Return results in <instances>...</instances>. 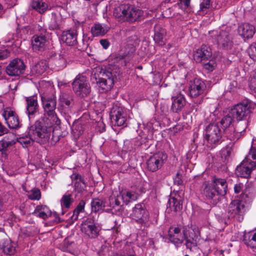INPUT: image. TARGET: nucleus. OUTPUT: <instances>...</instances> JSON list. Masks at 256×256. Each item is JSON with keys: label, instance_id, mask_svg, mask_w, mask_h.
<instances>
[{"label": "nucleus", "instance_id": "obj_43", "mask_svg": "<svg viewBox=\"0 0 256 256\" xmlns=\"http://www.w3.org/2000/svg\"><path fill=\"white\" fill-rule=\"evenodd\" d=\"M28 196L31 200H39L41 198L40 190L38 188L32 189L28 192Z\"/></svg>", "mask_w": 256, "mask_h": 256}, {"label": "nucleus", "instance_id": "obj_53", "mask_svg": "<svg viewBox=\"0 0 256 256\" xmlns=\"http://www.w3.org/2000/svg\"><path fill=\"white\" fill-rule=\"evenodd\" d=\"M72 100V97L67 96H64L61 98L62 102L67 106H70Z\"/></svg>", "mask_w": 256, "mask_h": 256}, {"label": "nucleus", "instance_id": "obj_8", "mask_svg": "<svg viewBox=\"0 0 256 256\" xmlns=\"http://www.w3.org/2000/svg\"><path fill=\"white\" fill-rule=\"evenodd\" d=\"M72 87L75 94L82 98L88 96L91 92V88L87 78L80 74L76 77L72 82Z\"/></svg>", "mask_w": 256, "mask_h": 256}, {"label": "nucleus", "instance_id": "obj_31", "mask_svg": "<svg viewBox=\"0 0 256 256\" xmlns=\"http://www.w3.org/2000/svg\"><path fill=\"white\" fill-rule=\"evenodd\" d=\"M32 214L36 216L46 219L52 215V212L49 208L46 206H38Z\"/></svg>", "mask_w": 256, "mask_h": 256}, {"label": "nucleus", "instance_id": "obj_7", "mask_svg": "<svg viewBox=\"0 0 256 256\" xmlns=\"http://www.w3.org/2000/svg\"><path fill=\"white\" fill-rule=\"evenodd\" d=\"M130 216L133 220L142 226L148 228L152 223L150 213L143 203H139L132 208Z\"/></svg>", "mask_w": 256, "mask_h": 256}, {"label": "nucleus", "instance_id": "obj_36", "mask_svg": "<svg viewBox=\"0 0 256 256\" xmlns=\"http://www.w3.org/2000/svg\"><path fill=\"white\" fill-rule=\"evenodd\" d=\"M84 126L80 122H74L72 126V132L75 139H78L84 132Z\"/></svg>", "mask_w": 256, "mask_h": 256}, {"label": "nucleus", "instance_id": "obj_47", "mask_svg": "<svg viewBox=\"0 0 256 256\" xmlns=\"http://www.w3.org/2000/svg\"><path fill=\"white\" fill-rule=\"evenodd\" d=\"M54 64L58 69L63 68L66 66V60L62 56H59L58 58L54 60Z\"/></svg>", "mask_w": 256, "mask_h": 256}, {"label": "nucleus", "instance_id": "obj_39", "mask_svg": "<svg viewBox=\"0 0 256 256\" xmlns=\"http://www.w3.org/2000/svg\"><path fill=\"white\" fill-rule=\"evenodd\" d=\"M168 206L174 212H176L180 210L182 208V204L180 200H178L175 197H170L168 202Z\"/></svg>", "mask_w": 256, "mask_h": 256}, {"label": "nucleus", "instance_id": "obj_11", "mask_svg": "<svg viewBox=\"0 0 256 256\" xmlns=\"http://www.w3.org/2000/svg\"><path fill=\"white\" fill-rule=\"evenodd\" d=\"M250 102L244 101L234 106L230 110V114L236 120L248 119L250 112Z\"/></svg>", "mask_w": 256, "mask_h": 256}, {"label": "nucleus", "instance_id": "obj_34", "mask_svg": "<svg viewBox=\"0 0 256 256\" xmlns=\"http://www.w3.org/2000/svg\"><path fill=\"white\" fill-rule=\"evenodd\" d=\"M122 199L126 204L136 200L138 194V193L133 191H122L121 193Z\"/></svg>", "mask_w": 256, "mask_h": 256}, {"label": "nucleus", "instance_id": "obj_27", "mask_svg": "<svg viewBox=\"0 0 256 256\" xmlns=\"http://www.w3.org/2000/svg\"><path fill=\"white\" fill-rule=\"evenodd\" d=\"M255 32L254 26L248 23H244L238 28L239 34L244 40L252 38Z\"/></svg>", "mask_w": 256, "mask_h": 256}, {"label": "nucleus", "instance_id": "obj_59", "mask_svg": "<svg viewBox=\"0 0 256 256\" xmlns=\"http://www.w3.org/2000/svg\"><path fill=\"white\" fill-rule=\"evenodd\" d=\"M242 184H236L234 187V190L235 193H236V194L240 193L242 190Z\"/></svg>", "mask_w": 256, "mask_h": 256}, {"label": "nucleus", "instance_id": "obj_52", "mask_svg": "<svg viewBox=\"0 0 256 256\" xmlns=\"http://www.w3.org/2000/svg\"><path fill=\"white\" fill-rule=\"evenodd\" d=\"M249 55L252 59L256 60V44L251 46L249 50Z\"/></svg>", "mask_w": 256, "mask_h": 256}, {"label": "nucleus", "instance_id": "obj_1", "mask_svg": "<svg viewBox=\"0 0 256 256\" xmlns=\"http://www.w3.org/2000/svg\"><path fill=\"white\" fill-rule=\"evenodd\" d=\"M51 134L50 128H46L44 124L36 121L30 126L28 130V136H22L17 139L23 148H28L32 145L34 142L44 143L50 138Z\"/></svg>", "mask_w": 256, "mask_h": 256}, {"label": "nucleus", "instance_id": "obj_42", "mask_svg": "<svg viewBox=\"0 0 256 256\" xmlns=\"http://www.w3.org/2000/svg\"><path fill=\"white\" fill-rule=\"evenodd\" d=\"M73 200L71 198V195L70 194H64L61 198L60 204L62 208H68L70 207L72 204L73 202Z\"/></svg>", "mask_w": 256, "mask_h": 256}, {"label": "nucleus", "instance_id": "obj_25", "mask_svg": "<svg viewBox=\"0 0 256 256\" xmlns=\"http://www.w3.org/2000/svg\"><path fill=\"white\" fill-rule=\"evenodd\" d=\"M77 31L76 29H71L64 31L62 34L61 40L67 45L72 46L77 43Z\"/></svg>", "mask_w": 256, "mask_h": 256}, {"label": "nucleus", "instance_id": "obj_51", "mask_svg": "<svg viewBox=\"0 0 256 256\" xmlns=\"http://www.w3.org/2000/svg\"><path fill=\"white\" fill-rule=\"evenodd\" d=\"M204 68L209 71H212L216 66V63L214 60H210L208 62L204 64Z\"/></svg>", "mask_w": 256, "mask_h": 256}, {"label": "nucleus", "instance_id": "obj_33", "mask_svg": "<svg viewBox=\"0 0 256 256\" xmlns=\"http://www.w3.org/2000/svg\"><path fill=\"white\" fill-rule=\"evenodd\" d=\"M47 68L46 61L40 60L31 68V72L34 75H41L46 71Z\"/></svg>", "mask_w": 256, "mask_h": 256}, {"label": "nucleus", "instance_id": "obj_49", "mask_svg": "<svg viewBox=\"0 0 256 256\" xmlns=\"http://www.w3.org/2000/svg\"><path fill=\"white\" fill-rule=\"evenodd\" d=\"M85 204V202L84 200H82L78 204L74 211V216L76 215L75 219L77 218L78 214L84 210Z\"/></svg>", "mask_w": 256, "mask_h": 256}, {"label": "nucleus", "instance_id": "obj_20", "mask_svg": "<svg viewBox=\"0 0 256 256\" xmlns=\"http://www.w3.org/2000/svg\"><path fill=\"white\" fill-rule=\"evenodd\" d=\"M26 113L29 118L34 117L38 112L39 106L38 102V98L36 96L26 97Z\"/></svg>", "mask_w": 256, "mask_h": 256}, {"label": "nucleus", "instance_id": "obj_40", "mask_svg": "<svg viewBox=\"0 0 256 256\" xmlns=\"http://www.w3.org/2000/svg\"><path fill=\"white\" fill-rule=\"evenodd\" d=\"M0 247L5 254L10 255L14 253L15 248L8 240H4L0 244Z\"/></svg>", "mask_w": 256, "mask_h": 256}, {"label": "nucleus", "instance_id": "obj_21", "mask_svg": "<svg viewBox=\"0 0 256 256\" xmlns=\"http://www.w3.org/2000/svg\"><path fill=\"white\" fill-rule=\"evenodd\" d=\"M81 230L91 238H94L98 235V228L96 226L94 220L90 218H87L82 222Z\"/></svg>", "mask_w": 256, "mask_h": 256}, {"label": "nucleus", "instance_id": "obj_41", "mask_svg": "<svg viewBox=\"0 0 256 256\" xmlns=\"http://www.w3.org/2000/svg\"><path fill=\"white\" fill-rule=\"evenodd\" d=\"M232 146H227L222 148L220 151V156L222 160L224 162H228L230 160L232 154Z\"/></svg>", "mask_w": 256, "mask_h": 256}, {"label": "nucleus", "instance_id": "obj_18", "mask_svg": "<svg viewBox=\"0 0 256 256\" xmlns=\"http://www.w3.org/2000/svg\"><path fill=\"white\" fill-rule=\"evenodd\" d=\"M46 30L42 28L40 34H34L31 39L32 46L34 51H42L44 50L46 42L45 34Z\"/></svg>", "mask_w": 256, "mask_h": 256}, {"label": "nucleus", "instance_id": "obj_10", "mask_svg": "<svg viewBox=\"0 0 256 256\" xmlns=\"http://www.w3.org/2000/svg\"><path fill=\"white\" fill-rule=\"evenodd\" d=\"M110 116L112 123L114 126H126L127 114L124 108L118 104H114L112 108Z\"/></svg>", "mask_w": 256, "mask_h": 256}, {"label": "nucleus", "instance_id": "obj_6", "mask_svg": "<svg viewBox=\"0 0 256 256\" xmlns=\"http://www.w3.org/2000/svg\"><path fill=\"white\" fill-rule=\"evenodd\" d=\"M256 166V150L252 148L248 155L237 166L236 174L238 176L248 178L252 170Z\"/></svg>", "mask_w": 256, "mask_h": 256}, {"label": "nucleus", "instance_id": "obj_5", "mask_svg": "<svg viewBox=\"0 0 256 256\" xmlns=\"http://www.w3.org/2000/svg\"><path fill=\"white\" fill-rule=\"evenodd\" d=\"M113 14L118 21L133 22L139 20L143 12L134 6L121 4L114 8Z\"/></svg>", "mask_w": 256, "mask_h": 256}, {"label": "nucleus", "instance_id": "obj_30", "mask_svg": "<svg viewBox=\"0 0 256 256\" xmlns=\"http://www.w3.org/2000/svg\"><path fill=\"white\" fill-rule=\"evenodd\" d=\"M243 241L248 246L256 248V231L244 232Z\"/></svg>", "mask_w": 256, "mask_h": 256}, {"label": "nucleus", "instance_id": "obj_4", "mask_svg": "<svg viewBox=\"0 0 256 256\" xmlns=\"http://www.w3.org/2000/svg\"><path fill=\"white\" fill-rule=\"evenodd\" d=\"M212 184H206L204 194L213 204L218 201L220 196H224L226 193L227 184L224 178L213 177Z\"/></svg>", "mask_w": 256, "mask_h": 256}, {"label": "nucleus", "instance_id": "obj_63", "mask_svg": "<svg viewBox=\"0 0 256 256\" xmlns=\"http://www.w3.org/2000/svg\"><path fill=\"white\" fill-rule=\"evenodd\" d=\"M56 221H57L58 222H60V218L58 216H56Z\"/></svg>", "mask_w": 256, "mask_h": 256}, {"label": "nucleus", "instance_id": "obj_60", "mask_svg": "<svg viewBox=\"0 0 256 256\" xmlns=\"http://www.w3.org/2000/svg\"><path fill=\"white\" fill-rule=\"evenodd\" d=\"M7 128L3 126L0 122V136L7 133Z\"/></svg>", "mask_w": 256, "mask_h": 256}, {"label": "nucleus", "instance_id": "obj_56", "mask_svg": "<svg viewBox=\"0 0 256 256\" xmlns=\"http://www.w3.org/2000/svg\"><path fill=\"white\" fill-rule=\"evenodd\" d=\"M10 52L6 50H0V60H3L9 56Z\"/></svg>", "mask_w": 256, "mask_h": 256}, {"label": "nucleus", "instance_id": "obj_9", "mask_svg": "<svg viewBox=\"0 0 256 256\" xmlns=\"http://www.w3.org/2000/svg\"><path fill=\"white\" fill-rule=\"evenodd\" d=\"M211 36L214 38L220 48L225 50H230L233 46L232 38L228 30H212L210 32Z\"/></svg>", "mask_w": 256, "mask_h": 256}, {"label": "nucleus", "instance_id": "obj_57", "mask_svg": "<svg viewBox=\"0 0 256 256\" xmlns=\"http://www.w3.org/2000/svg\"><path fill=\"white\" fill-rule=\"evenodd\" d=\"M100 42L105 49L107 48L109 46L110 43L107 40L102 39L100 40Z\"/></svg>", "mask_w": 256, "mask_h": 256}, {"label": "nucleus", "instance_id": "obj_48", "mask_svg": "<svg viewBox=\"0 0 256 256\" xmlns=\"http://www.w3.org/2000/svg\"><path fill=\"white\" fill-rule=\"evenodd\" d=\"M74 186L75 190L78 193H81L84 191L86 188V184L84 180L74 182Z\"/></svg>", "mask_w": 256, "mask_h": 256}, {"label": "nucleus", "instance_id": "obj_55", "mask_svg": "<svg viewBox=\"0 0 256 256\" xmlns=\"http://www.w3.org/2000/svg\"><path fill=\"white\" fill-rule=\"evenodd\" d=\"M72 182H78V181H80L84 180L81 176L78 174L74 173L70 176Z\"/></svg>", "mask_w": 256, "mask_h": 256}, {"label": "nucleus", "instance_id": "obj_26", "mask_svg": "<svg viewBox=\"0 0 256 256\" xmlns=\"http://www.w3.org/2000/svg\"><path fill=\"white\" fill-rule=\"evenodd\" d=\"M168 236L170 240L175 244H182L184 240V233L180 232V229L178 227H170Z\"/></svg>", "mask_w": 256, "mask_h": 256}, {"label": "nucleus", "instance_id": "obj_62", "mask_svg": "<svg viewBox=\"0 0 256 256\" xmlns=\"http://www.w3.org/2000/svg\"><path fill=\"white\" fill-rule=\"evenodd\" d=\"M0 232L2 233L3 235H4V229L0 228Z\"/></svg>", "mask_w": 256, "mask_h": 256}, {"label": "nucleus", "instance_id": "obj_38", "mask_svg": "<svg viewBox=\"0 0 256 256\" xmlns=\"http://www.w3.org/2000/svg\"><path fill=\"white\" fill-rule=\"evenodd\" d=\"M232 116L230 114V112L228 114L225 116L220 121V124L222 126L223 130L226 135V131L230 127H233L231 126V124L233 121Z\"/></svg>", "mask_w": 256, "mask_h": 256}, {"label": "nucleus", "instance_id": "obj_12", "mask_svg": "<svg viewBox=\"0 0 256 256\" xmlns=\"http://www.w3.org/2000/svg\"><path fill=\"white\" fill-rule=\"evenodd\" d=\"M248 119L236 120L234 127H230L226 131V136L232 141L237 140L248 126Z\"/></svg>", "mask_w": 256, "mask_h": 256}, {"label": "nucleus", "instance_id": "obj_15", "mask_svg": "<svg viewBox=\"0 0 256 256\" xmlns=\"http://www.w3.org/2000/svg\"><path fill=\"white\" fill-rule=\"evenodd\" d=\"M25 64L20 58H14L10 62L6 68V72L11 76H18L24 72Z\"/></svg>", "mask_w": 256, "mask_h": 256}, {"label": "nucleus", "instance_id": "obj_13", "mask_svg": "<svg viewBox=\"0 0 256 256\" xmlns=\"http://www.w3.org/2000/svg\"><path fill=\"white\" fill-rule=\"evenodd\" d=\"M244 204L240 200H232L228 206V213L229 218H234L238 222H241L244 218Z\"/></svg>", "mask_w": 256, "mask_h": 256}, {"label": "nucleus", "instance_id": "obj_24", "mask_svg": "<svg viewBox=\"0 0 256 256\" xmlns=\"http://www.w3.org/2000/svg\"><path fill=\"white\" fill-rule=\"evenodd\" d=\"M212 56V52L210 47L203 44L194 52V58L196 62H200L203 60H208Z\"/></svg>", "mask_w": 256, "mask_h": 256}, {"label": "nucleus", "instance_id": "obj_45", "mask_svg": "<svg viewBox=\"0 0 256 256\" xmlns=\"http://www.w3.org/2000/svg\"><path fill=\"white\" fill-rule=\"evenodd\" d=\"M58 18L56 14H52V19L50 24V28L52 30L58 29L59 28Z\"/></svg>", "mask_w": 256, "mask_h": 256}, {"label": "nucleus", "instance_id": "obj_35", "mask_svg": "<svg viewBox=\"0 0 256 256\" xmlns=\"http://www.w3.org/2000/svg\"><path fill=\"white\" fill-rule=\"evenodd\" d=\"M32 8L40 14L44 12L48 8L47 4L42 0H32L31 4Z\"/></svg>", "mask_w": 256, "mask_h": 256}, {"label": "nucleus", "instance_id": "obj_54", "mask_svg": "<svg viewBox=\"0 0 256 256\" xmlns=\"http://www.w3.org/2000/svg\"><path fill=\"white\" fill-rule=\"evenodd\" d=\"M180 7L182 8L185 10L189 6L190 0H180Z\"/></svg>", "mask_w": 256, "mask_h": 256}, {"label": "nucleus", "instance_id": "obj_28", "mask_svg": "<svg viewBox=\"0 0 256 256\" xmlns=\"http://www.w3.org/2000/svg\"><path fill=\"white\" fill-rule=\"evenodd\" d=\"M166 32L160 26L156 25L154 28V40L159 46H163L166 43Z\"/></svg>", "mask_w": 256, "mask_h": 256}, {"label": "nucleus", "instance_id": "obj_16", "mask_svg": "<svg viewBox=\"0 0 256 256\" xmlns=\"http://www.w3.org/2000/svg\"><path fill=\"white\" fill-rule=\"evenodd\" d=\"M183 233L184 240H186L187 247L196 246V242L200 236L198 229L196 226L184 228Z\"/></svg>", "mask_w": 256, "mask_h": 256}, {"label": "nucleus", "instance_id": "obj_61", "mask_svg": "<svg viewBox=\"0 0 256 256\" xmlns=\"http://www.w3.org/2000/svg\"><path fill=\"white\" fill-rule=\"evenodd\" d=\"M174 182L175 183H177L178 184H181L182 183V181L180 180H174Z\"/></svg>", "mask_w": 256, "mask_h": 256}, {"label": "nucleus", "instance_id": "obj_3", "mask_svg": "<svg viewBox=\"0 0 256 256\" xmlns=\"http://www.w3.org/2000/svg\"><path fill=\"white\" fill-rule=\"evenodd\" d=\"M122 72L120 68L116 65L109 66L102 72V78L96 83L100 92L110 90L114 83L120 79Z\"/></svg>", "mask_w": 256, "mask_h": 256}, {"label": "nucleus", "instance_id": "obj_46", "mask_svg": "<svg viewBox=\"0 0 256 256\" xmlns=\"http://www.w3.org/2000/svg\"><path fill=\"white\" fill-rule=\"evenodd\" d=\"M122 199L121 194L120 196H111L110 197V206L113 208H114L116 206H119L120 204V199Z\"/></svg>", "mask_w": 256, "mask_h": 256}, {"label": "nucleus", "instance_id": "obj_2", "mask_svg": "<svg viewBox=\"0 0 256 256\" xmlns=\"http://www.w3.org/2000/svg\"><path fill=\"white\" fill-rule=\"evenodd\" d=\"M41 100L44 112V118L41 122L44 124L46 128H50L52 132L53 131L52 126L60 124V120L56 112V96L54 94H48L44 93L42 94Z\"/></svg>", "mask_w": 256, "mask_h": 256}, {"label": "nucleus", "instance_id": "obj_58", "mask_svg": "<svg viewBox=\"0 0 256 256\" xmlns=\"http://www.w3.org/2000/svg\"><path fill=\"white\" fill-rule=\"evenodd\" d=\"M82 40L84 44L88 46L89 44V42H91L92 40L90 39V37H88V35L84 34Z\"/></svg>", "mask_w": 256, "mask_h": 256}, {"label": "nucleus", "instance_id": "obj_64", "mask_svg": "<svg viewBox=\"0 0 256 256\" xmlns=\"http://www.w3.org/2000/svg\"><path fill=\"white\" fill-rule=\"evenodd\" d=\"M62 214H64V212L62 211Z\"/></svg>", "mask_w": 256, "mask_h": 256}, {"label": "nucleus", "instance_id": "obj_29", "mask_svg": "<svg viewBox=\"0 0 256 256\" xmlns=\"http://www.w3.org/2000/svg\"><path fill=\"white\" fill-rule=\"evenodd\" d=\"M17 139L16 136L14 133H8L0 142V151L6 150L8 146L14 144Z\"/></svg>", "mask_w": 256, "mask_h": 256}, {"label": "nucleus", "instance_id": "obj_44", "mask_svg": "<svg viewBox=\"0 0 256 256\" xmlns=\"http://www.w3.org/2000/svg\"><path fill=\"white\" fill-rule=\"evenodd\" d=\"M210 0H200L199 12L201 14H204L207 12V10L210 7Z\"/></svg>", "mask_w": 256, "mask_h": 256}, {"label": "nucleus", "instance_id": "obj_19", "mask_svg": "<svg viewBox=\"0 0 256 256\" xmlns=\"http://www.w3.org/2000/svg\"><path fill=\"white\" fill-rule=\"evenodd\" d=\"M2 116L10 128L16 129L20 127L19 118L15 112L11 110H4Z\"/></svg>", "mask_w": 256, "mask_h": 256}, {"label": "nucleus", "instance_id": "obj_32", "mask_svg": "<svg viewBox=\"0 0 256 256\" xmlns=\"http://www.w3.org/2000/svg\"><path fill=\"white\" fill-rule=\"evenodd\" d=\"M108 31V28L105 24H95L91 28V32L94 36H104Z\"/></svg>", "mask_w": 256, "mask_h": 256}, {"label": "nucleus", "instance_id": "obj_50", "mask_svg": "<svg viewBox=\"0 0 256 256\" xmlns=\"http://www.w3.org/2000/svg\"><path fill=\"white\" fill-rule=\"evenodd\" d=\"M249 86L251 90L256 92V72L250 76L249 80Z\"/></svg>", "mask_w": 256, "mask_h": 256}, {"label": "nucleus", "instance_id": "obj_14", "mask_svg": "<svg viewBox=\"0 0 256 256\" xmlns=\"http://www.w3.org/2000/svg\"><path fill=\"white\" fill-rule=\"evenodd\" d=\"M222 138V131L218 124H210L206 130V138L210 144H218Z\"/></svg>", "mask_w": 256, "mask_h": 256}, {"label": "nucleus", "instance_id": "obj_37", "mask_svg": "<svg viewBox=\"0 0 256 256\" xmlns=\"http://www.w3.org/2000/svg\"><path fill=\"white\" fill-rule=\"evenodd\" d=\"M106 206V202L98 198L93 199L91 202L92 210L95 212L102 210Z\"/></svg>", "mask_w": 256, "mask_h": 256}, {"label": "nucleus", "instance_id": "obj_17", "mask_svg": "<svg viewBox=\"0 0 256 256\" xmlns=\"http://www.w3.org/2000/svg\"><path fill=\"white\" fill-rule=\"evenodd\" d=\"M166 158V155L162 152L151 156L146 162L148 170L152 172L157 171L162 167Z\"/></svg>", "mask_w": 256, "mask_h": 256}, {"label": "nucleus", "instance_id": "obj_23", "mask_svg": "<svg viewBox=\"0 0 256 256\" xmlns=\"http://www.w3.org/2000/svg\"><path fill=\"white\" fill-rule=\"evenodd\" d=\"M171 110L174 112L178 113L182 110L186 104V99L181 93H176L172 97Z\"/></svg>", "mask_w": 256, "mask_h": 256}, {"label": "nucleus", "instance_id": "obj_22", "mask_svg": "<svg viewBox=\"0 0 256 256\" xmlns=\"http://www.w3.org/2000/svg\"><path fill=\"white\" fill-rule=\"evenodd\" d=\"M206 88L204 82L199 78L191 82L189 86V94L192 97H197L202 94Z\"/></svg>", "mask_w": 256, "mask_h": 256}]
</instances>
